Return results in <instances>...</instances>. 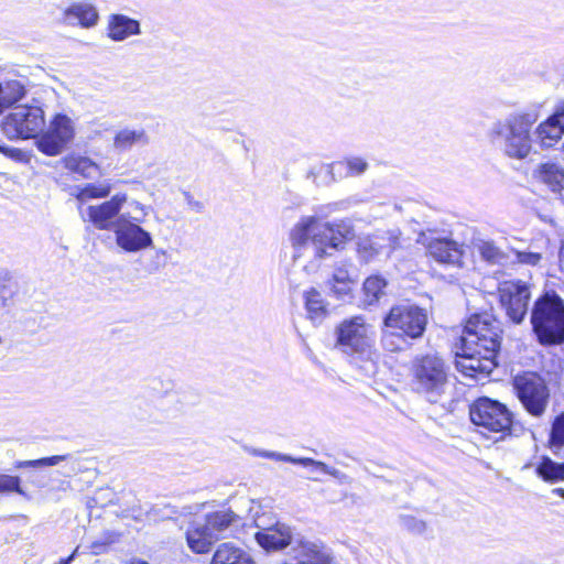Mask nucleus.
Returning <instances> with one entry per match:
<instances>
[{
  "instance_id": "1",
  "label": "nucleus",
  "mask_w": 564,
  "mask_h": 564,
  "mask_svg": "<svg viewBox=\"0 0 564 564\" xmlns=\"http://www.w3.org/2000/svg\"><path fill=\"white\" fill-rule=\"evenodd\" d=\"M500 335V323L492 315H471L464 328L460 351L456 352L457 370L475 380L487 377L497 366Z\"/></svg>"
},
{
  "instance_id": "2",
  "label": "nucleus",
  "mask_w": 564,
  "mask_h": 564,
  "mask_svg": "<svg viewBox=\"0 0 564 564\" xmlns=\"http://www.w3.org/2000/svg\"><path fill=\"white\" fill-rule=\"evenodd\" d=\"M355 289L348 288V284H341V288H335V284H318L304 292L305 310L307 317L314 325H318L328 314V306L332 300L347 301L350 292L360 307H369L387 300V293L383 286L387 284H354Z\"/></svg>"
},
{
  "instance_id": "3",
  "label": "nucleus",
  "mask_w": 564,
  "mask_h": 564,
  "mask_svg": "<svg viewBox=\"0 0 564 564\" xmlns=\"http://www.w3.org/2000/svg\"><path fill=\"white\" fill-rule=\"evenodd\" d=\"M350 229L343 224L325 223L315 216L301 218L290 231V240L295 249L310 241L316 247V258H324L327 248H341L350 239Z\"/></svg>"
},
{
  "instance_id": "4",
  "label": "nucleus",
  "mask_w": 564,
  "mask_h": 564,
  "mask_svg": "<svg viewBox=\"0 0 564 564\" xmlns=\"http://www.w3.org/2000/svg\"><path fill=\"white\" fill-rule=\"evenodd\" d=\"M449 367L437 355L427 354L415 359L413 364V388L429 402L437 403L447 393Z\"/></svg>"
},
{
  "instance_id": "5",
  "label": "nucleus",
  "mask_w": 564,
  "mask_h": 564,
  "mask_svg": "<svg viewBox=\"0 0 564 564\" xmlns=\"http://www.w3.org/2000/svg\"><path fill=\"white\" fill-rule=\"evenodd\" d=\"M531 324L544 345L564 341V303L556 294L545 293L534 304Z\"/></svg>"
},
{
  "instance_id": "6",
  "label": "nucleus",
  "mask_w": 564,
  "mask_h": 564,
  "mask_svg": "<svg viewBox=\"0 0 564 564\" xmlns=\"http://www.w3.org/2000/svg\"><path fill=\"white\" fill-rule=\"evenodd\" d=\"M471 422L487 437L489 433H507L512 424V415L507 406L489 398H479L469 409Z\"/></svg>"
},
{
  "instance_id": "7",
  "label": "nucleus",
  "mask_w": 564,
  "mask_h": 564,
  "mask_svg": "<svg viewBox=\"0 0 564 564\" xmlns=\"http://www.w3.org/2000/svg\"><path fill=\"white\" fill-rule=\"evenodd\" d=\"M336 347L347 355L364 354L373 344L372 326L364 316L341 321L335 328Z\"/></svg>"
},
{
  "instance_id": "8",
  "label": "nucleus",
  "mask_w": 564,
  "mask_h": 564,
  "mask_svg": "<svg viewBox=\"0 0 564 564\" xmlns=\"http://www.w3.org/2000/svg\"><path fill=\"white\" fill-rule=\"evenodd\" d=\"M45 124L44 111L39 106H22L10 112L2 122L9 139L36 138Z\"/></svg>"
},
{
  "instance_id": "9",
  "label": "nucleus",
  "mask_w": 564,
  "mask_h": 564,
  "mask_svg": "<svg viewBox=\"0 0 564 564\" xmlns=\"http://www.w3.org/2000/svg\"><path fill=\"white\" fill-rule=\"evenodd\" d=\"M517 395L525 410L540 416L544 413L549 402V389L544 380L534 372H527L514 378Z\"/></svg>"
},
{
  "instance_id": "10",
  "label": "nucleus",
  "mask_w": 564,
  "mask_h": 564,
  "mask_svg": "<svg viewBox=\"0 0 564 564\" xmlns=\"http://www.w3.org/2000/svg\"><path fill=\"white\" fill-rule=\"evenodd\" d=\"M383 324L387 328L399 330L411 338H419L425 330L427 315L416 305L400 304L391 307Z\"/></svg>"
},
{
  "instance_id": "11",
  "label": "nucleus",
  "mask_w": 564,
  "mask_h": 564,
  "mask_svg": "<svg viewBox=\"0 0 564 564\" xmlns=\"http://www.w3.org/2000/svg\"><path fill=\"white\" fill-rule=\"evenodd\" d=\"M74 138L72 120L64 113L55 115L46 131L36 137V148L47 156L59 154Z\"/></svg>"
},
{
  "instance_id": "12",
  "label": "nucleus",
  "mask_w": 564,
  "mask_h": 564,
  "mask_svg": "<svg viewBox=\"0 0 564 564\" xmlns=\"http://www.w3.org/2000/svg\"><path fill=\"white\" fill-rule=\"evenodd\" d=\"M534 120L528 113L516 115L507 122L505 153L517 160L525 159L532 149L531 128Z\"/></svg>"
},
{
  "instance_id": "13",
  "label": "nucleus",
  "mask_w": 564,
  "mask_h": 564,
  "mask_svg": "<svg viewBox=\"0 0 564 564\" xmlns=\"http://www.w3.org/2000/svg\"><path fill=\"white\" fill-rule=\"evenodd\" d=\"M127 202V194L118 193L110 199L100 204L89 205L86 208L85 221L91 224L99 230H111L117 226V217Z\"/></svg>"
},
{
  "instance_id": "14",
  "label": "nucleus",
  "mask_w": 564,
  "mask_h": 564,
  "mask_svg": "<svg viewBox=\"0 0 564 564\" xmlns=\"http://www.w3.org/2000/svg\"><path fill=\"white\" fill-rule=\"evenodd\" d=\"M499 302L506 310L509 318L519 324L523 321L528 312L530 291L527 284H505L498 288Z\"/></svg>"
},
{
  "instance_id": "15",
  "label": "nucleus",
  "mask_w": 564,
  "mask_h": 564,
  "mask_svg": "<svg viewBox=\"0 0 564 564\" xmlns=\"http://www.w3.org/2000/svg\"><path fill=\"white\" fill-rule=\"evenodd\" d=\"M115 234L117 245L128 252L139 251L152 245L150 234L124 217L117 219Z\"/></svg>"
},
{
  "instance_id": "16",
  "label": "nucleus",
  "mask_w": 564,
  "mask_h": 564,
  "mask_svg": "<svg viewBox=\"0 0 564 564\" xmlns=\"http://www.w3.org/2000/svg\"><path fill=\"white\" fill-rule=\"evenodd\" d=\"M294 564H332L330 551L319 541L296 539L291 549Z\"/></svg>"
},
{
  "instance_id": "17",
  "label": "nucleus",
  "mask_w": 564,
  "mask_h": 564,
  "mask_svg": "<svg viewBox=\"0 0 564 564\" xmlns=\"http://www.w3.org/2000/svg\"><path fill=\"white\" fill-rule=\"evenodd\" d=\"M257 527L261 530L256 533V540L267 551L282 550L296 541L291 528L284 523L276 522L268 528L257 523Z\"/></svg>"
},
{
  "instance_id": "18",
  "label": "nucleus",
  "mask_w": 564,
  "mask_h": 564,
  "mask_svg": "<svg viewBox=\"0 0 564 564\" xmlns=\"http://www.w3.org/2000/svg\"><path fill=\"white\" fill-rule=\"evenodd\" d=\"M535 134L541 148L555 145L564 135V112L556 109L554 113L539 123Z\"/></svg>"
},
{
  "instance_id": "19",
  "label": "nucleus",
  "mask_w": 564,
  "mask_h": 564,
  "mask_svg": "<svg viewBox=\"0 0 564 564\" xmlns=\"http://www.w3.org/2000/svg\"><path fill=\"white\" fill-rule=\"evenodd\" d=\"M187 546L196 554H205L217 542V536L208 529L204 520L193 521L186 530Z\"/></svg>"
},
{
  "instance_id": "20",
  "label": "nucleus",
  "mask_w": 564,
  "mask_h": 564,
  "mask_svg": "<svg viewBox=\"0 0 564 564\" xmlns=\"http://www.w3.org/2000/svg\"><path fill=\"white\" fill-rule=\"evenodd\" d=\"M533 176L564 200V169L555 162H544L538 165Z\"/></svg>"
},
{
  "instance_id": "21",
  "label": "nucleus",
  "mask_w": 564,
  "mask_h": 564,
  "mask_svg": "<svg viewBox=\"0 0 564 564\" xmlns=\"http://www.w3.org/2000/svg\"><path fill=\"white\" fill-rule=\"evenodd\" d=\"M61 462H65L64 465V475L66 477H70L83 471L85 468L83 466L82 460L78 457L73 455H55L51 457H44L34 460H21L15 464L17 468H26V467H46V466H55Z\"/></svg>"
},
{
  "instance_id": "22",
  "label": "nucleus",
  "mask_w": 564,
  "mask_h": 564,
  "mask_svg": "<svg viewBox=\"0 0 564 564\" xmlns=\"http://www.w3.org/2000/svg\"><path fill=\"white\" fill-rule=\"evenodd\" d=\"M426 253L441 263H452L458 260L460 250L458 245L447 238H432L425 243Z\"/></svg>"
},
{
  "instance_id": "23",
  "label": "nucleus",
  "mask_w": 564,
  "mask_h": 564,
  "mask_svg": "<svg viewBox=\"0 0 564 564\" xmlns=\"http://www.w3.org/2000/svg\"><path fill=\"white\" fill-rule=\"evenodd\" d=\"M210 564H256L251 555L232 542H225L217 546Z\"/></svg>"
},
{
  "instance_id": "24",
  "label": "nucleus",
  "mask_w": 564,
  "mask_h": 564,
  "mask_svg": "<svg viewBox=\"0 0 564 564\" xmlns=\"http://www.w3.org/2000/svg\"><path fill=\"white\" fill-rule=\"evenodd\" d=\"M140 33V23L123 14H112L109 17L107 35L113 41H123L130 35Z\"/></svg>"
},
{
  "instance_id": "25",
  "label": "nucleus",
  "mask_w": 564,
  "mask_h": 564,
  "mask_svg": "<svg viewBox=\"0 0 564 564\" xmlns=\"http://www.w3.org/2000/svg\"><path fill=\"white\" fill-rule=\"evenodd\" d=\"M203 520L208 524L209 531L217 536L218 541L224 536L226 530L239 522L240 518L231 510H220L206 514Z\"/></svg>"
},
{
  "instance_id": "26",
  "label": "nucleus",
  "mask_w": 564,
  "mask_h": 564,
  "mask_svg": "<svg viewBox=\"0 0 564 564\" xmlns=\"http://www.w3.org/2000/svg\"><path fill=\"white\" fill-rule=\"evenodd\" d=\"M64 167L74 174L84 178L91 177L93 173L98 171V165L91 159L79 154L70 153L62 160Z\"/></svg>"
},
{
  "instance_id": "27",
  "label": "nucleus",
  "mask_w": 564,
  "mask_h": 564,
  "mask_svg": "<svg viewBox=\"0 0 564 564\" xmlns=\"http://www.w3.org/2000/svg\"><path fill=\"white\" fill-rule=\"evenodd\" d=\"M25 95V89L18 80L0 83V115Z\"/></svg>"
},
{
  "instance_id": "28",
  "label": "nucleus",
  "mask_w": 564,
  "mask_h": 564,
  "mask_svg": "<svg viewBox=\"0 0 564 564\" xmlns=\"http://www.w3.org/2000/svg\"><path fill=\"white\" fill-rule=\"evenodd\" d=\"M67 18H74L83 28L94 26L98 19V12L90 4L76 3L65 10Z\"/></svg>"
},
{
  "instance_id": "29",
  "label": "nucleus",
  "mask_w": 564,
  "mask_h": 564,
  "mask_svg": "<svg viewBox=\"0 0 564 564\" xmlns=\"http://www.w3.org/2000/svg\"><path fill=\"white\" fill-rule=\"evenodd\" d=\"M148 138L143 130L122 129L116 133L113 144L117 149L124 151L138 142H147Z\"/></svg>"
},
{
  "instance_id": "30",
  "label": "nucleus",
  "mask_w": 564,
  "mask_h": 564,
  "mask_svg": "<svg viewBox=\"0 0 564 564\" xmlns=\"http://www.w3.org/2000/svg\"><path fill=\"white\" fill-rule=\"evenodd\" d=\"M111 192V185L108 183L95 184L88 183L78 188L75 197L77 200L84 203L89 199L106 198Z\"/></svg>"
},
{
  "instance_id": "31",
  "label": "nucleus",
  "mask_w": 564,
  "mask_h": 564,
  "mask_svg": "<svg viewBox=\"0 0 564 564\" xmlns=\"http://www.w3.org/2000/svg\"><path fill=\"white\" fill-rule=\"evenodd\" d=\"M536 471L546 481L557 482L564 480V463H555L550 458H543Z\"/></svg>"
},
{
  "instance_id": "32",
  "label": "nucleus",
  "mask_w": 564,
  "mask_h": 564,
  "mask_svg": "<svg viewBox=\"0 0 564 564\" xmlns=\"http://www.w3.org/2000/svg\"><path fill=\"white\" fill-rule=\"evenodd\" d=\"M478 252L488 264H502L507 258V254L494 241H482L478 247Z\"/></svg>"
},
{
  "instance_id": "33",
  "label": "nucleus",
  "mask_w": 564,
  "mask_h": 564,
  "mask_svg": "<svg viewBox=\"0 0 564 564\" xmlns=\"http://www.w3.org/2000/svg\"><path fill=\"white\" fill-rule=\"evenodd\" d=\"M302 466H305V467L312 466L315 470H319L324 474L330 475L332 477L337 479L339 484H350L351 482V479L347 474L340 471L339 469L330 467L323 462L315 460L313 458H306V459L302 460Z\"/></svg>"
},
{
  "instance_id": "34",
  "label": "nucleus",
  "mask_w": 564,
  "mask_h": 564,
  "mask_svg": "<svg viewBox=\"0 0 564 564\" xmlns=\"http://www.w3.org/2000/svg\"><path fill=\"white\" fill-rule=\"evenodd\" d=\"M17 492L25 497V492L21 487V479L18 476L0 474V494Z\"/></svg>"
},
{
  "instance_id": "35",
  "label": "nucleus",
  "mask_w": 564,
  "mask_h": 564,
  "mask_svg": "<svg viewBox=\"0 0 564 564\" xmlns=\"http://www.w3.org/2000/svg\"><path fill=\"white\" fill-rule=\"evenodd\" d=\"M400 525L413 534H423L426 531V523L410 514L399 517Z\"/></svg>"
},
{
  "instance_id": "36",
  "label": "nucleus",
  "mask_w": 564,
  "mask_h": 564,
  "mask_svg": "<svg viewBox=\"0 0 564 564\" xmlns=\"http://www.w3.org/2000/svg\"><path fill=\"white\" fill-rule=\"evenodd\" d=\"M550 442L557 448L564 445V413L557 415L553 422Z\"/></svg>"
},
{
  "instance_id": "37",
  "label": "nucleus",
  "mask_w": 564,
  "mask_h": 564,
  "mask_svg": "<svg viewBox=\"0 0 564 564\" xmlns=\"http://www.w3.org/2000/svg\"><path fill=\"white\" fill-rule=\"evenodd\" d=\"M134 416L140 422L145 423H160L164 419V414L156 411L150 404H147V409H142L141 406L134 411Z\"/></svg>"
},
{
  "instance_id": "38",
  "label": "nucleus",
  "mask_w": 564,
  "mask_h": 564,
  "mask_svg": "<svg viewBox=\"0 0 564 564\" xmlns=\"http://www.w3.org/2000/svg\"><path fill=\"white\" fill-rule=\"evenodd\" d=\"M380 251V247L372 242L370 239H362L357 247L359 258L367 262L375 258Z\"/></svg>"
},
{
  "instance_id": "39",
  "label": "nucleus",
  "mask_w": 564,
  "mask_h": 564,
  "mask_svg": "<svg viewBox=\"0 0 564 564\" xmlns=\"http://www.w3.org/2000/svg\"><path fill=\"white\" fill-rule=\"evenodd\" d=\"M343 163L346 166L347 174L350 176L360 175L368 169V163L361 158H349Z\"/></svg>"
},
{
  "instance_id": "40",
  "label": "nucleus",
  "mask_w": 564,
  "mask_h": 564,
  "mask_svg": "<svg viewBox=\"0 0 564 564\" xmlns=\"http://www.w3.org/2000/svg\"><path fill=\"white\" fill-rule=\"evenodd\" d=\"M517 263L535 267L539 265L543 259L541 252L531 251H516Z\"/></svg>"
},
{
  "instance_id": "41",
  "label": "nucleus",
  "mask_w": 564,
  "mask_h": 564,
  "mask_svg": "<svg viewBox=\"0 0 564 564\" xmlns=\"http://www.w3.org/2000/svg\"><path fill=\"white\" fill-rule=\"evenodd\" d=\"M307 457H300L295 458L286 454H281L276 452H271L270 459L280 460V462H288L292 464H299L302 465V460L306 459Z\"/></svg>"
},
{
  "instance_id": "42",
  "label": "nucleus",
  "mask_w": 564,
  "mask_h": 564,
  "mask_svg": "<svg viewBox=\"0 0 564 564\" xmlns=\"http://www.w3.org/2000/svg\"><path fill=\"white\" fill-rule=\"evenodd\" d=\"M333 282H351L346 269L338 268V271L334 273Z\"/></svg>"
},
{
  "instance_id": "43",
  "label": "nucleus",
  "mask_w": 564,
  "mask_h": 564,
  "mask_svg": "<svg viewBox=\"0 0 564 564\" xmlns=\"http://www.w3.org/2000/svg\"><path fill=\"white\" fill-rule=\"evenodd\" d=\"M78 550H79V547L77 546V547L74 550V552H73L68 557H66V558L62 560V561L59 562V564H70V563L74 561V558H75L76 554L78 553Z\"/></svg>"
},
{
  "instance_id": "44",
  "label": "nucleus",
  "mask_w": 564,
  "mask_h": 564,
  "mask_svg": "<svg viewBox=\"0 0 564 564\" xmlns=\"http://www.w3.org/2000/svg\"><path fill=\"white\" fill-rule=\"evenodd\" d=\"M7 288L4 284H0V300L2 302V305L6 304V300H7Z\"/></svg>"
},
{
  "instance_id": "45",
  "label": "nucleus",
  "mask_w": 564,
  "mask_h": 564,
  "mask_svg": "<svg viewBox=\"0 0 564 564\" xmlns=\"http://www.w3.org/2000/svg\"><path fill=\"white\" fill-rule=\"evenodd\" d=\"M254 454L257 456H261V457H264V458H270L271 452L270 451H254Z\"/></svg>"
},
{
  "instance_id": "46",
  "label": "nucleus",
  "mask_w": 564,
  "mask_h": 564,
  "mask_svg": "<svg viewBox=\"0 0 564 564\" xmlns=\"http://www.w3.org/2000/svg\"><path fill=\"white\" fill-rule=\"evenodd\" d=\"M365 282H384V281L377 276H368V278H366Z\"/></svg>"
},
{
  "instance_id": "47",
  "label": "nucleus",
  "mask_w": 564,
  "mask_h": 564,
  "mask_svg": "<svg viewBox=\"0 0 564 564\" xmlns=\"http://www.w3.org/2000/svg\"><path fill=\"white\" fill-rule=\"evenodd\" d=\"M59 488L62 490H67L70 488V482L69 481H62L61 485H59Z\"/></svg>"
},
{
  "instance_id": "48",
  "label": "nucleus",
  "mask_w": 564,
  "mask_h": 564,
  "mask_svg": "<svg viewBox=\"0 0 564 564\" xmlns=\"http://www.w3.org/2000/svg\"><path fill=\"white\" fill-rule=\"evenodd\" d=\"M553 492L558 495L560 497L564 498V489L563 488H555V489H553Z\"/></svg>"
},
{
  "instance_id": "49",
  "label": "nucleus",
  "mask_w": 564,
  "mask_h": 564,
  "mask_svg": "<svg viewBox=\"0 0 564 564\" xmlns=\"http://www.w3.org/2000/svg\"><path fill=\"white\" fill-rule=\"evenodd\" d=\"M100 546H102V545H101V544L94 543V544H93V546H91L93 552H94L95 554H98V553H99V551H98L97 549H99Z\"/></svg>"
},
{
  "instance_id": "50",
  "label": "nucleus",
  "mask_w": 564,
  "mask_h": 564,
  "mask_svg": "<svg viewBox=\"0 0 564 564\" xmlns=\"http://www.w3.org/2000/svg\"><path fill=\"white\" fill-rule=\"evenodd\" d=\"M131 564H148V563H147V562H144V561H134V562H132Z\"/></svg>"
},
{
  "instance_id": "51",
  "label": "nucleus",
  "mask_w": 564,
  "mask_h": 564,
  "mask_svg": "<svg viewBox=\"0 0 564 564\" xmlns=\"http://www.w3.org/2000/svg\"><path fill=\"white\" fill-rule=\"evenodd\" d=\"M0 151L3 152V153H7V148L0 147Z\"/></svg>"
},
{
  "instance_id": "52",
  "label": "nucleus",
  "mask_w": 564,
  "mask_h": 564,
  "mask_svg": "<svg viewBox=\"0 0 564 564\" xmlns=\"http://www.w3.org/2000/svg\"><path fill=\"white\" fill-rule=\"evenodd\" d=\"M562 112H564V105L558 108Z\"/></svg>"
},
{
  "instance_id": "53",
  "label": "nucleus",
  "mask_w": 564,
  "mask_h": 564,
  "mask_svg": "<svg viewBox=\"0 0 564 564\" xmlns=\"http://www.w3.org/2000/svg\"><path fill=\"white\" fill-rule=\"evenodd\" d=\"M561 254L564 257V248H562V250H561Z\"/></svg>"
}]
</instances>
